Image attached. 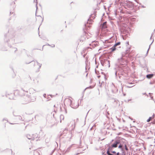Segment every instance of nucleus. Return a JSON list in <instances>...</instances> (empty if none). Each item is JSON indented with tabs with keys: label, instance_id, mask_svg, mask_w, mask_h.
Returning a JSON list of instances; mask_svg holds the SVG:
<instances>
[{
	"label": "nucleus",
	"instance_id": "nucleus-1",
	"mask_svg": "<svg viewBox=\"0 0 155 155\" xmlns=\"http://www.w3.org/2000/svg\"><path fill=\"white\" fill-rule=\"evenodd\" d=\"M67 102H68L69 104H71V105L74 108H76L78 106V103L77 102L76 103V105L74 106V103H72L71 100L69 98H66L64 100V103H67Z\"/></svg>",
	"mask_w": 155,
	"mask_h": 155
},
{
	"label": "nucleus",
	"instance_id": "nucleus-2",
	"mask_svg": "<svg viewBox=\"0 0 155 155\" xmlns=\"http://www.w3.org/2000/svg\"><path fill=\"white\" fill-rule=\"evenodd\" d=\"M101 28L102 29H104L107 28V22H105L101 25Z\"/></svg>",
	"mask_w": 155,
	"mask_h": 155
},
{
	"label": "nucleus",
	"instance_id": "nucleus-3",
	"mask_svg": "<svg viewBox=\"0 0 155 155\" xmlns=\"http://www.w3.org/2000/svg\"><path fill=\"white\" fill-rule=\"evenodd\" d=\"M120 143V141H117L115 142V143L113 144L112 145V147H116L117 146V144Z\"/></svg>",
	"mask_w": 155,
	"mask_h": 155
},
{
	"label": "nucleus",
	"instance_id": "nucleus-4",
	"mask_svg": "<svg viewBox=\"0 0 155 155\" xmlns=\"http://www.w3.org/2000/svg\"><path fill=\"white\" fill-rule=\"evenodd\" d=\"M154 118V114H153V115L151 117H150L149 119H148L147 120V122H150L151 120L153 119Z\"/></svg>",
	"mask_w": 155,
	"mask_h": 155
},
{
	"label": "nucleus",
	"instance_id": "nucleus-5",
	"mask_svg": "<svg viewBox=\"0 0 155 155\" xmlns=\"http://www.w3.org/2000/svg\"><path fill=\"white\" fill-rule=\"evenodd\" d=\"M20 92L18 90H16L14 92V94L15 95H19Z\"/></svg>",
	"mask_w": 155,
	"mask_h": 155
},
{
	"label": "nucleus",
	"instance_id": "nucleus-6",
	"mask_svg": "<svg viewBox=\"0 0 155 155\" xmlns=\"http://www.w3.org/2000/svg\"><path fill=\"white\" fill-rule=\"evenodd\" d=\"M153 76V74H149L147 75L146 77L148 78H152Z\"/></svg>",
	"mask_w": 155,
	"mask_h": 155
},
{
	"label": "nucleus",
	"instance_id": "nucleus-7",
	"mask_svg": "<svg viewBox=\"0 0 155 155\" xmlns=\"http://www.w3.org/2000/svg\"><path fill=\"white\" fill-rule=\"evenodd\" d=\"M116 46H115V45H114L113 47H112V48H110V49L112 51H114L116 50Z\"/></svg>",
	"mask_w": 155,
	"mask_h": 155
},
{
	"label": "nucleus",
	"instance_id": "nucleus-8",
	"mask_svg": "<svg viewBox=\"0 0 155 155\" xmlns=\"http://www.w3.org/2000/svg\"><path fill=\"white\" fill-rule=\"evenodd\" d=\"M120 44V42H118L116 44H115V46H117L118 45H119Z\"/></svg>",
	"mask_w": 155,
	"mask_h": 155
},
{
	"label": "nucleus",
	"instance_id": "nucleus-9",
	"mask_svg": "<svg viewBox=\"0 0 155 155\" xmlns=\"http://www.w3.org/2000/svg\"><path fill=\"white\" fill-rule=\"evenodd\" d=\"M122 147V146L120 144L119 146V147H118L119 148H121Z\"/></svg>",
	"mask_w": 155,
	"mask_h": 155
},
{
	"label": "nucleus",
	"instance_id": "nucleus-10",
	"mask_svg": "<svg viewBox=\"0 0 155 155\" xmlns=\"http://www.w3.org/2000/svg\"><path fill=\"white\" fill-rule=\"evenodd\" d=\"M93 88V87H92V86H90L89 87H88V88Z\"/></svg>",
	"mask_w": 155,
	"mask_h": 155
},
{
	"label": "nucleus",
	"instance_id": "nucleus-11",
	"mask_svg": "<svg viewBox=\"0 0 155 155\" xmlns=\"http://www.w3.org/2000/svg\"><path fill=\"white\" fill-rule=\"evenodd\" d=\"M12 14H13V15L14 16H15V13H14L13 12H12Z\"/></svg>",
	"mask_w": 155,
	"mask_h": 155
},
{
	"label": "nucleus",
	"instance_id": "nucleus-12",
	"mask_svg": "<svg viewBox=\"0 0 155 155\" xmlns=\"http://www.w3.org/2000/svg\"><path fill=\"white\" fill-rule=\"evenodd\" d=\"M125 149L126 150H127V147L126 146H125Z\"/></svg>",
	"mask_w": 155,
	"mask_h": 155
},
{
	"label": "nucleus",
	"instance_id": "nucleus-13",
	"mask_svg": "<svg viewBox=\"0 0 155 155\" xmlns=\"http://www.w3.org/2000/svg\"><path fill=\"white\" fill-rule=\"evenodd\" d=\"M38 64V63H35V65H36Z\"/></svg>",
	"mask_w": 155,
	"mask_h": 155
},
{
	"label": "nucleus",
	"instance_id": "nucleus-14",
	"mask_svg": "<svg viewBox=\"0 0 155 155\" xmlns=\"http://www.w3.org/2000/svg\"><path fill=\"white\" fill-rule=\"evenodd\" d=\"M119 153H117V155H119Z\"/></svg>",
	"mask_w": 155,
	"mask_h": 155
},
{
	"label": "nucleus",
	"instance_id": "nucleus-15",
	"mask_svg": "<svg viewBox=\"0 0 155 155\" xmlns=\"http://www.w3.org/2000/svg\"><path fill=\"white\" fill-rule=\"evenodd\" d=\"M40 65H39V67H38V68H40Z\"/></svg>",
	"mask_w": 155,
	"mask_h": 155
},
{
	"label": "nucleus",
	"instance_id": "nucleus-16",
	"mask_svg": "<svg viewBox=\"0 0 155 155\" xmlns=\"http://www.w3.org/2000/svg\"><path fill=\"white\" fill-rule=\"evenodd\" d=\"M36 2V3H37V0H36V2Z\"/></svg>",
	"mask_w": 155,
	"mask_h": 155
},
{
	"label": "nucleus",
	"instance_id": "nucleus-17",
	"mask_svg": "<svg viewBox=\"0 0 155 155\" xmlns=\"http://www.w3.org/2000/svg\"><path fill=\"white\" fill-rule=\"evenodd\" d=\"M54 47V45L53 46H52V47Z\"/></svg>",
	"mask_w": 155,
	"mask_h": 155
},
{
	"label": "nucleus",
	"instance_id": "nucleus-18",
	"mask_svg": "<svg viewBox=\"0 0 155 155\" xmlns=\"http://www.w3.org/2000/svg\"><path fill=\"white\" fill-rule=\"evenodd\" d=\"M20 95L21 96H22V95H21V94H20Z\"/></svg>",
	"mask_w": 155,
	"mask_h": 155
},
{
	"label": "nucleus",
	"instance_id": "nucleus-19",
	"mask_svg": "<svg viewBox=\"0 0 155 155\" xmlns=\"http://www.w3.org/2000/svg\"><path fill=\"white\" fill-rule=\"evenodd\" d=\"M34 0V2H35V0Z\"/></svg>",
	"mask_w": 155,
	"mask_h": 155
},
{
	"label": "nucleus",
	"instance_id": "nucleus-20",
	"mask_svg": "<svg viewBox=\"0 0 155 155\" xmlns=\"http://www.w3.org/2000/svg\"><path fill=\"white\" fill-rule=\"evenodd\" d=\"M125 155V154H124V155Z\"/></svg>",
	"mask_w": 155,
	"mask_h": 155
}]
</instances>
